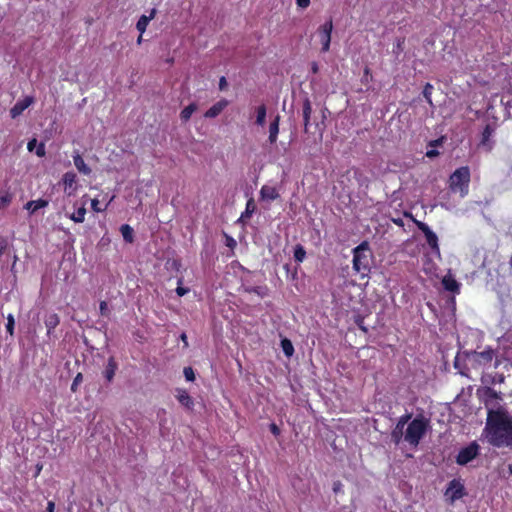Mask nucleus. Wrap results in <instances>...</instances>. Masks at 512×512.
<instances>
[{"label": "nucleus", "mask_w": 512, "mask_h": 512, "mask_svg": "<svg viewBox=\"0 0 512 512\" xmlns=\"http://www.w3.org/2000/svg\"><path fill=\"white\" fill-rule=\"evenodd\" d=\"M488 442L496 447L512 445V416L504 409H489L484 429Z\"/></svg>", "instance_id": "nucleus-1"}, {"label": "nucleus", "mask_w": 512, "mask_h": 512, "mask_svg": "<svg viewBox=\"0 0 512 512\" xmlns=\"http://www.w3.org/2000/svg\"><path fill=\"white\" fill-rule=\"evenodd\" d=\"M406 425L404 441L412 447H417L428 430L429 420L418 415L411 421L409 420Z\"/></svg>", "instance_id": "nucleus-2"}, {"label": "nucleus", "mask_w": 512, "mask_h": 512, "mask_svg": "<svg viewBox=\"0 0 512 512\" xmlns=\"http://www.w3.org/2000/svg\"><path fill=\"white\" fill-rule=\"evenodd\" d=\"M470 182V170L467 166L456 169L449 179V188L454 193H459L463 198L468 194Z\"/></svg>", "instance_id": "nucleus-3"}, {"label": "nucleus", "mask_w": 512, "mask_h": 512, "mask_svg": "<svg viewBox=\"0 0 512 512\" xmlns=\"http://www.w3.org/2000/svg\"><path fill=\"white\" fill-rule=\"evenodd\" d=\"M368 250L369 245L365 241L353 249V269L363 276L369 272V259L366 253Z\"/></svg>", "instance_id": "nucleus-4"}, {"label": "nucleus", "mask_w": 512, "mask_h": 512, "mask_svg": "<svg viewBox=\"0 0 512 512\" xmlns=\"http://www.w3.org/2000/svg\"><path fill=\"white\" fill-rule=\"evenodd\" d=\"M446 499L453 504L466 495L464 484L460 479H453L448 483L444 493Z\"/></svg>", "instance_id": "nucleus-5"}, {"label": "nucleus", "mask_w": 512, "mask_h": 512, "mask_svg": "<svg viewBox=\"0 0 512 512\" xmlns=\"http://www.w3.org/2000/svg\"><path fill=\"white\" fill-rule=\"evenodd\" d=\"M479 450L480 446L476 442L470 443L459 451L456 463L461 466L468 464L478 456Z\"/></svg>", "instance_id": "nucleus-6"}, {"label": "nucleus", "mask_w": 512, "mask_h": 512, "mask_svg": "<svg viewBox=\"0 0 512 512\" xmlns=\"http://www.w3.org/2000/svg\"><path fill=\"white\" fill-rule=\"evenodd\" d=\"M333 30V22L332 19L327 20L324 24L319 26L317 29V35L322 44V52H328L330 49L331 43V34Z\"/></svg>", "instance_id": "nucleus-7"}, {"label": "nucleus", "mask_w": 512, "mask_h": 512, "mask_svg": "<svg viewBox=\"0 0 512 512\" xmlns=\"http://www.w3.org/2000/svg\"><path fill=\"white\" fill-rule=\"evenodd\" d=\"M411 419V414H405L401 416L395 426V428L391 432V438L392 441L398 445L402 439H404L405 435V425L408 423V421Z\"/></svg>", "instance_id": "nucleus-8"}, {"label": "nucleus", "mask_w": 512, "mask_h": 512, "mask_svg": "<svg viewBox=\"0 0 512 512\" xmlns=\"http://www.w3.org/2000/svg\"><path fill=\"white\" fill-rule=\"evenodd\" d=\"M419 229L424 233L427 244L435 251L437 254L440 253L439 245H438V237L437 235L429 228V226L425 223H420Z\"/></svg>", "instance_id": "nucleus-9"}, {"label": "nucleus", "mask_w": 512, "mask_h": 512, "mask_svg": "<svg viewBox=\"0 0 512 512\" xmlns=\"http://www.w3.org/2000/svg\"><path fill=\"white\" fill-rule=\"evenodd\" d=\"M501 400L500 395L492 388H487L484 391V403L487 409L498 410L499 402Z\"/></svg>", "instance_id": "nucleus-10"}, {"label": "nucleus", "mask_w": 512, "mask_h": 512, "mask_svg": "<svg viewBox=\"0 0 512 512\" xmlns=\"http://www.w3.org/2000/svg\"><path fill=\"white\" fill-rule=\"evenodd\" d=\"M64 191L67 195H74L77 189V176L74 172H66L63 175Z\"/></svg>", "instance_id": "nucleus-11"}, {"label": "nucleus", "mask_w": 512, "mask_h": 512, "mask_svg": "<svg viewBox=\"0 0 512 512\" xmlns=\"http://www.w3.org/2000/svg\"><path fill=\"white\" fill-rule=\"evenodd\" d=\"M34 102L33 97L26 96L22 100L16 102V104L11 108L10 115L13 119L20 116L25 109H27Z\"/></svg>", "instance_id": "nucleus-12"}, {"label": "nucleus", "mask_w": 512, "mask_h": 512, "mask_svg": "<svg viewBox=\"0 0 512 512\" xmlns=\"http://www.w3.org/2000/svg\"><path fill=\"white\" fill-rule=\"evenodd\" d=\"M279 196V191L274 186L263 185L260 190V199L263 201H274Z\"/></svg>", "instance_id": "nucleus-13"}, {"label": "nucleus", "mask_w": 512, "mask_h": 512, "mask_svg": "<svg viewBox=\"0 0 512 512\" xmlns=\"http://www.w3.org/2000/svg\"><path fill=\"white\" fill-rule=\"evenodd\" d=\"M228 105V101L223 99L212 105L204 114L206 118L217 117Z\"/></svg>", "instance_id": "nucleus-14"}, {"label": "nucleus", "mask_w": 512, "mask_h": 512, "mask_svg": "<svg viewBox=\"0 0 512 512\" xmlns=\"http://www.w3.org/2000/svg\"><path fill=\"white\" fill-rule=\"evenodd\" d=\"M280 115H276L269 125L268 141L270 144H275L279 134Z\"/></svg>", "instance_id": "nucleus-15"}, {"label": "nucleus", "mask_w": 512, "mask_h": 512, "mask_svg": "<svg viewBox=\"0 0 512 512\" xmlns=\"http://www.w3.org/2000/svg\"><path fill=\"white\" fill-rule=\"evenodd\" d=\"M175 397L179 403L187 409H192L194 402L188 392L184 389H177Z\"/></svg>", "instance_id": "nucleus-16"}, {"label": "nucleus", "mask_w": 512, "mask_h": 512, "mask_svg": "<svg viewBox=\"0 0 512 512\" xmlns=\"http://www.w3.org/2000/svg\"><path fill=\"white\" fill-rule=\"evenodd\" d=\"M73 162L80 173L84 175H89L91 173L90 167L85 163L80 154L76 153L75 155H73Z\"/></svg>", "instance_id": "nucleus-17"}, {"label": "nucleus", "mask_w": 512, "mask_h": 512, "mask_svg": "<svg viewBox=\"0 0 512 512\" xmlns=\"http://www.w3.org/2000/svg\"><path fill=\"white\" fill-rule=\"evenodd\" d=\"M442 284L444 288L450 292L458 293L459 292V283L451 276L446 275L442 279Z\"/></svg>", "instance_id": "nucleus-18"}, {"label": "nucleus", "mask_w": 512, "mask_h": 512, "mask_svg": "<svg viewBox=\"0 0 512 512\" xmlns=\"http://www.w3.org/2000/svg\"><path fill=\"white\" fill-rule=\"evenodd\" d=\"M155 13H156L155 9H152L149 16L142 15L139 18V20L137 21V24H136V28L141 34H143L145 32L150 20H152L154 18Z\"/></svg>", "instance_id": "nucleus-19"}, {"label": "nucleus", "mask_w": 512, "mask_h": 512, "mask_svg": "<svg viewBox=\"0 0 512 512\" xmlns=\"http://www.w3.org/2000/svg\"><path fill=\"white\" fill-rule=\"evenodd\" d=\"M311 113H312L311 102H310V100L308 98H306L304 100V102H303V111H302L305 132L308 131V126L310 124Z\"/></svg>", "instance_id": "nucleus-20"}, {"label": "nucleus", "mask_w": 512, "mask_h": 512, "mask_svg": "<svg viewBox=\"0 0 512 512\" xmlns=\"http://www.w3.org/2000/svg\"><path fill=\"white\" fill-rule=\"evenodd\" d=\"M256 205L254 203L253 198H250L246 203L245 211L241 214L240 218L238 219L239 222H245L248 220L252 214L255 212Z\"/></svg>", "instance_id": "nucleus-21"}, {"label": "nucleus", "mask_w": 512, "mask_h": 512, "mask_svg": "<svg viewBox=\"0 0 512 512\" xmlns=\"http://www.w3.org/2000/svg\"><path fill=\"white\" fill-rule=\"evenodd\" d=\"M47 205H48L47 200H44V199L32 200L25 204V209H27L31 213H34L37 210L46 207Z\"/></svg>", "instance_id": "nucleus-22"}, {"label": "nucleus", "mask_w": 512, "mask_h": 512, "mask_svg": "<svg viewBox=\"0 0 512 512\" xmlns=\"http://www.w3.org/2000/svg\"><path fill=\"white\" fill-rule=\"evenodd\" d=\"M493 134V129L487 125L482 134L481 144L487 148L488 151H491L493 148L492 142H490V137Z\"/></svg>", "instance_id": "nucleus-23"}, {"label": "nucleus", "mask_w": 512, "mask_h": 512, "mask_svg": "<svg viewBox=\"0 0 512 512\" xmlns=\"http://www.w3.org/2000/svg\"><path fill=\"white\" fill-rule=\"evenodd\" d=\"M116 369L117 364L115 363L114 359L109 358L107 366L104 371V376L109 382L113 379Z\"/></svg>", "instance_id": "nucleus-24"}, {"label": "nucleus", "mask_w": 512, "mask_h": 512, "mask_svg": "<svg viewBox=\"0 0 512 512\" xmlns=\"http://www.w3.org/2000/svg\"><path fill=\"white\" fill-rule=\"evenodd\" d=\"M266 114H267V110H266V106L264 104L257 107V109H256V124L258 126L263 127L265 125Z\"/></svg>", "instance_id": "nucleus-25"}, {"label": "nucleus", "mask_w": 512, "mask_h": 512, "mask_svg": "<svg viewBox=\"0 0 512 512\" xmlns=\"http://www.w3.org/2000/svg\"><path fill=\"white\" fill-rule=\"evenodd\" d=\"M86 208L85 203L82 204L81 207L77 209L76 212L72 213L69 218L75 223H82L85 220Z\"/></svg>", "instance_id": "nucleus-26"}, {"label": "nucleus", "mask_w": 512, "mask_h": 512, "mask_svg": "<svg viewBox=\"0 0 512 512\" xmlns=\"http://www.w3.org/2000/svg\"><path fill=\"white\" fill-rule=\"evenodd\" d=\"M198 109V106L197 104L195 103H191L190 105H188L187 107H185L181 113H180V118L183 122H187L192 114Z\"/></svg>", "instance_id": "nucleus-27"}, {"label": "nucleus", "mask_w": 512, "mask_h": 512, "mask_svg": "<svg viewBox=\"0 0 512 512\" xmlns=\"http://www.w3.org/2000/svg\"><path fill=\"white\" fill-rule=\"evenodd\" d=\"M59 324V317L57 314L52 313L46 316L45 325L47 327L48 333L51 332L57 325Z\"/></svg>", "instance_id": "nucleus-28"}, {"label": "nucleus", "mask_w": 512, "mask_h": 512, "mask_svg": "<svg viewBox=\"0 0 512 512\" xmlns=\"http://www.w3.org/2000/svg\"><path fill=\"white\" fill-rule=\"evenodd\" d=\"M120 231H121V234L123 236V239L128 242V243H132L133 240H134V237H133V229L130 225L128 224H123L121 227H120Z\"/></svg>", "instance_id": "nucleus-29"}, {"label": "nucleus", "mask_w": 512, "mask_h": 512, "mask_svg": "<svg viewBox=\"0 0 512 512\" xmlns=\"http://www.w3.org/2000/svg\"><path fill=\"white\" fill-rule=\"evenodd\" d=\"M494 356V352L492 350H485L480 353H477V360L479 363H488L491 362Z\"/></svg>", "instance_id": "nucleus-30"}, {"label": "nucleus", "mask_w": 512, "mask_h": 512, "mask_svg": "<svg viewBox=\"0 0 512 512\" xmlns=\"http://www.w3.org/2000/svg\"><path fill=\"white\" fill-rule=\"evenodd\" d=\"M306 257V251L304 249V247L300 244L296 245L295 246V249H294V258L297 262L301 263L304 261Z\"/></svg>", "instance_id": "nucleus-31"}, {"label": "nucleus", "mask_w": 512, "mask_h": 512, "mask_svg": "<svg viewBox=\"0 0 512 512\" xmlns=\"http://www.w3.org/2000/svg\"><path fill=\"white\" fill-rule=\"evenodd\" d=\"M281 347L286 356H288V357L292 356V354L294 352V348H293V345L290 340H288L286 338L283 339L281 341Z\"/></svg>", "instance_id": "nucleus-32"}, {"label": "nucleus", "mask_w": 512, "mask_h": 512, "mask_svg": "<svg viewBox=\"0 0 512 512\" xmlns=\"http://www.w3.org/2000/svg\"><path fill=\"white\" fill-rule=\"evenodd\" d=\"M432 90H433V86L430 83H427L423 90V96L426 99V101L429 103V105H431V106H433V102H432V98H431Z\"/></svg>", "instance_id": "nucleus-33"}, {"label": "nucleus", "mask_w": 512, "mask_h": 512, "mask_svg": "<svg viewBox=\"0 0 512 512\" xmlns=\"http://www.w3.org/2000/svg\"><path fill=\"white\" fill-rule=\"evenodd\" d=\"M14 326H15V319H14V316L12 314H9L7 316V324H6V330L7 332L13 336L14 334Z\"/></svg>", "instance_id": "nucleus-34"}, {"label": "nucleus", "mask_w": 512, "mask_h": 512, "mask_svg": "<svg viewBox=\"0 0 512 512\" xmlns=\"http://www.w3.org/2000/svg\"><path fill=\"white\" fill-rule=\"evenodd\" d=\"M82 381H83V376H82V374H81V373H78V374L75 376V378H74V380H73V382H72L71 390H72L73 392H76V391H77L78 386L82 383Z\"/></svg>", "instance_id": "nucleus-35"}, {"label": "nucleus", "mask_w": 512, "mask_h": 512, "mask_svg": "<svg viewBox=\"0 0 512 512\" xmlns=\"http://www.w3.org/2000/svg\"><path fill=\"white\" fill-rule=\"evenodd\" d=\"M183 372L187 381H193L195 379V374L191 367H185Z\"/></svg>", "instance_id": "nucleus-36"}, {"label": "nucleus", "mask_w": 512, "mask_h": 512, "mask_svg": "<svg viewBox=\"0 0 512 512\" xmlns=\"http://www.w3.org/2000/svg\"><path fill=\"white\" fill-rule=\"evenodd\" d=\"M182 283V279H179L178 280V287L176 288V293L178 296H184L185 294L188 293L189 289L188 288H184L182 286H180V284Z\"/></svg>", "instance_id": "nucleus-37"}, {"label": "nucleus", "mask_w": 512, "mask_h": 512, "mask_svg": "<svg viewBox=\"0 0 512 512\" xmlns=\"http://www.w3.org/2000/svg\"><path fill=\"white\" fill-rule=\"evenodd\" d=\"M45 145L44 143H40L37 147H36V155L38 157H43L45 156Z\"/></svg>", "instance_id": "nucleus-38"}, {"label": "nucleus", "mask_w": 512, "mask_h": 512, "mask_svg": "<svg viewBox=\"0 0 512 512\" xmlns=\"http://www.w3.org/2000/svg\"><path fill=\"white\" fill-rule=\"evenodd\" d=\"M8 247V242L5 238H0V256L6 251Z\"/></svg>", "instance_id": "nucleus-39"}, {"label": "nucleus", "mask_w": 512, "mask_h": 512, "mask_svg": "<svg viewBox=\"0 0 512 512\" xmlns=\"http://www.w3.org/2000/svg\"><path fill=\"white\" fill-rule=\"evenodd\" d=\"M91 207H92L93 211H95V212H101L104 210L103 208H101L99 206V201L97 199H93L91 201Z\"/></svg>", "instance_id": "nucleus-40"}, {"label": "nucleus", "mask_w": 512, "mask_h": 512, "mask_svg": "<svg viewBox=\"0 0 512 512\" xmlns=\"http://www.w3.org/2000/svg\"><path fill=\"white\" fill-rule=\"evenodd\" d=\"M296 4L299 8L305 9L310 5V0H296Z\"/></svg>", "instance_id": "nucleus-41"}, {"label": "nucleus", "mask_w": 512, "mask_h": 512, "mask_svg": "<svg viewBox=\"0 0 512 512\" xmlns=\"http://www.w3.org/2000/svg\"><path fill=\"white\" fill-rule=\"evenodd\" d=\"M37 146V140L33 138L28 142L27 149L29 152H32Z\"/></svg>", "instance_id": "nucleus-42"}, {"label": "nucleus", "mask_w": 512, "mask_h": 512, "mask_svg": "<svg viewBox=\"0 0 512 512\" xmlns=\"http://www.w3.org/2000/svg\"><path fill=\"white\" fill-rule=\"evenodd\" d=\"M342 487H343V485H342V483L340 481H335L333 483V491L335 493L341 492L342 491Z\"/></svg>", "instance_id": "nucleus-43"}, {"label": "nucleus", "mask_w": 512, "mask_h": 512, "mask_svg": "<svg viewBox=\"0 0 512 512\" xmlns=\"http://www.w3.org/2000/svg\"><path fill=\"white\" fill-rule=\"evenodd\" d=\"M437 155H438V151H437V150H434V149H432V150H428V151L426 152V156H427V157H429V158H433V157H435V156H437Z\"/></svg>", "instance_id": "nucleus-44"}, {"label": "nucleus", "mask_w": 512, "mask_h": 512, "mask_svg": "<svg viewBox=\"0 0 512 512\" xmlns=\"http://www.w3.org/2000/svg\"><path fill=\"white\" fill-rule=\"evenodd\" d=\"M54 509H55V504L53 501H49L47 503V509H46V512H54Z\"/></svg>", "instance_id": "nucleus-45"}, {"label": "nucleus", "mask_w": 512, "mask_h": 512, "mask_svg": "<svg viewBox=\"0 0 512 512\" xmlns=\"http://www.w3.org/2000/svg\"><path fill=\"white\" fill-rule=\"evenodd\" d=\"M227 85V82H226V79L225 77H221L220 81H219V88L220 90H223Z\"/></svg>", "instance_id": "nucleus-46"}, {"label": "nucleus", "mask_w": 512, "mask_h": 512, "mask_svg": "<svg viewBox=\"0 0 512 512\" xmlns=\"http://www.w3.org/2000/svg\"><path fill=\"white\" fill-rule=\"evenodd\" d=\"M106 310H107V303H106V302H104V301H102V302L100 303V311H101V314H105Z\"/></svg>", "instance_id": "nucleus-47"}, {"label": "nucleus", "mask_w": 512, "mask_h": 512, "mask_svg": "<svg viewBox=\"0 0 512 512\" xmlns=\"http://www.w3.org/2000/svg\"><path fill=\"white\" fill-rule=\"evenodd\" d=\"M271 431L273 434L277 435L279 433V429L275 424L271 425Z\"/></svg>", "instance_id": "nucleus-48"}, {"label": "nucleus", "mask_w": 512, "mask_h": 512, "mask_svg": "<svg viewBox=\"0 0 512 512\" xmlns=\"http://www.w3.org/2000/svg\"><path fill=\"white\" fill-rule=\"evenodd\" d=\"M505 105L506 108L510 111L512 109V100H507Z\"/></svg>", "instance_id": "nucleus-49"}, {"label": "nucleus", "mask_w": 512, "mask_h": 512, "mask_svg": "<svg viewBox=\"0 0 512 512\" xmlns=\"http://www.w3.org/2000/svg\"><path fill=\"white\" fill-rule=\"evenodd\" d=\"M181 340L184 342V344L187 346L188 343H187V336L185 333L181 334Z\"/></svg>", "instance_id": "nucleus-50"}, {"label": "nucleus", "mask_w": 512, "mask_h": 512, "mask_svg": "<svg viewBox=\"0 0 512 512\" xmlns=\"http://www.w3.org/2000/svg\"><path fill=\"white\" fill-rule=\"evenodd\" d=\"M312 71H313V73H317L318 72V65L316 63L312 64Z\"/></svg>", "instance_id": "nucleus-51"}, {"label": "nucleus", "mask_w": 512, "mask_h": 512, "mask_svg": "<svg viewBox=\"0 0 512 512\" xmlns=\"http://www.w3.org/2000/svg\"><path fill=\"white\" fill-rule=\"evenodd\" d=\"M142 42V34L140 33V36L137 39V43L140 44Z\"/></svg>", "instance_id": "nucleus-52"}, {"label": "nucleus", "mask_w": 512, "mask_h": 512, "mask_svg": "<svg viewBox=\"0 0 512 512\" xmlns=\"http://www.w3.org/2000/svg\"><path fill=\"white\" fill-rule=\"evenodd\" d=\"M1 201H2V203H5L6 199L5 198H1Z\"/></svg>", "instance_id": "nucleus-53"}, {"label": "nucleus", "mask_w": 512, "mask_h": 512, "mask_svg": "<svg viewBox=\"0 0 512 512\" xmlns=\"http://www.w3.org/2000/svg\"><path fill=\"white\" fill-rule=\"evenodd\" d=\"M510 265L512 266V256H511V259H510Z\"/></svg>", "instance_id": "nucleus-54"}, {"label": "nucleus", "mask_w": 512, "mask_h": 512, "mask_svg": "<svg viewBox=\"0 0 512 512\" xmlns=\"http://www.w3.org/2000/svg\"><path fill=\"white\" fill-rule=\"evenodd\" d=\"M510 472L512 473V464L510 465Z\"/></svg>", "instance_id": "nucleus-55"}]
</instances>
